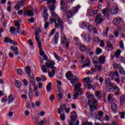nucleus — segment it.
<instances>
[{"label":"nucleus","mask_w":125,"mask_h":125,"mask_svg":"<svg viewBox=\"0 0 125 125\" xmlns=\"http://www.w3.org/2000/svg\"><path fill=\"white\" fill-rule=\"evenodd\" d=\"M16 31V28L14 27H11L10 28V32L11 34H14L15 32Z\"/></svg>","instance_id":"50"},{"label":"nucleus","mask_w":125,"mask_h":125,"mask_svg":"<svg viewBox=\"0 0 125 125\" xmlns=\"http://www.w3.org/2000/svg\"><path fill=\"white\" fill-rule=\"evenodd\" d=\"M84 39L86 42H89L90 41H91V38L90 37V35L89 33L85 34L84 36Z\"/></svg>","instance_id":"24"},{"label":"nucleus","mask_w":125,"mask_h":125,"mask_svg":"<svg viewBox=\"0 0 125 125\" xmlns=\"http://www.w3.org/2000/svg\"><path fill=\"white\" fill-rule=\"evenodd\" d=\"M53 55H54L55 58H56V59H57V60H58V61H61V58L60 57H59V56H58V55H57V54H56V53H54Z\"/></svg>","instance_id":"44"},{"label":"nucleus","mask_w":125,"mask_h":125,"mask_svg":"<svg viewBox=\"0 0 125 125\" xmlns=\"http://www.w3.org/2000/svg\"><path fill=\"white\" fill-rule=\"evenodd\" d=\"M43 60L42 59L40 60V64L41 65V70L43 73H47V67L45 65H42L43 64Z\"/></svg>","instance_id":"10"},{"label":"nucleus","mask_w":125,"mask_h":125,"mask_svg":"<svg viewBox=\"0 0 125 125\" xmlns=\"http://www.w3.org/2000/svg\"><path fill=\"white\" fill-rule=\"evenodd\" d=\"M67 42V39L65 37L62 38V43H65Z\"/></svg>","instance_id":"64"},{"label":"nucleus","mask_w":125,"mask_h":125,"mask_svg":"<svg viewBox=\"0 0 125 125\" xmlns=\"http://www.w3.org/2000/svg\"><path fill=\"white\" fill-rule=\"evenodd\" d=\"M119 77V73H118V71H112L111 72L109 73V74L108 75V77L110 78H111V80H113L115 79V77Z\"/></svg>","instance_id":"13"},{"label":"nucleus","mask_w":125,"mask_h":125,"mask_svg":"<svg viewBox=\"0 0 125 125\" xmlns=\"http://www.w3.org/2000/svg\"><path fill=\"white\" fill-rule=\"evenodd\" d=\"M49 8L51 11L52 18H50V21L55 23V27L56 28H61V35H64V24L61 19L59 18L58 15L55 13V6L53 5L49 6Z\"/></svg>","instance_id":"1"},{"label":"nucleus","mask_w":125,"mask_h":125,"mask_svg":"<svg viewBox=\"0 0 125 125\" xmlns=\"http://www.w3.org/2000/svg\"><path fill=\"white\" fill-rule=\"evenodd\" d=\"M64 6H61V10H62V11H64L66 12L67 11V7H64Z\"/></svg>","instance_id":"60"},{"label":"nucleus","mask_w":125,"mask_h":125,"mask_svg":"<svg viewBox=\"0 0 125 125\" xmlns=\"http://www.w3.org/2000/svg\"><path fill=\"white\" fill-rule=\"evenodd\" d=\"M65 77L66 79H68V80H71L70 82L71 83L74 84L75 83L78 81V79L74 78V75H73V74H72V72L70 71L66 73Z\"/></svg>","instance_id":"7"},{"label":"nucleus","mask_w":125,"mask_h":125,"mask_svg":"<svg viewBox=\"0 0 125 125\" xmlns=\"http://www.w3.org/2000/svg\"><path fill=\"white\" fill-rule=\"evenodd\" d=\"M42 16L44 21H47V19H48V14L47 13V9H46V8L44 9Z\"/></svg>","instance_id":"16"},{"label":"nucleus","mask_w":125,"mask_h":125,"mask_svg":"<svg viewBox=\"0 0 125 125\" xmlns=\"http://www.w3.org/2000/svg\"><path fill=\"white\" fill-rule=\"evenodd\" d=\"M17 4L21 6V7H22V6H24V5H25V2L23 1H18L17 2Z\"/></svg>","instance_id":"45"},{"label":"nucleus","mask_w":125,"mask_h":125,"mask_svg":"<svg viewBox=\"0 0 125 125\" xmlns=\"http://www.w3.org/2000/svg\"><path fill=\"white\" fill-rule=\"evenodd\" d=\"M122 21V20L120 18V17H117L113 21V24L114 25H119L120 23H121V21Z\"/></svg>","instance_id":"22"},{"label":"nucleus","mask_w":125,"mask_h":125,"mask_svg":"<svg viewBox=\"0 0 125 125\" xmlns=\"http://www.w3.org/2000/svg\"><path fill=\"white\" fill-rule=\"evenodd\" d=\"M1 20L3 22V25L4 27H6V20H5V18L3 15L2 16Z\"/></svg>","instance_id":"40"},{"label":"nucleus","mask_w":125,"mask_h":125,"mask_svg":"<svg viewBox=\"0 0 125 125\" xmlns=\"http://www.w3.org/2000/svg\"><path fill=\"white\" fill-rule=\"evenodd\" d=\"M87 14L89 16H92L93 15V12L91 10H88Z\"/></svg>","instance_id":"62"},{"label":"nucleus","mask_w":125,"mask_h":125,"mask_svg":"<svg viewBox=\"0 0 125 125\" xmlns=\"http://www.w3.org/2000/svg\"><path fill=\"white\" fill-rule=\"evenodd\" d=\"M88 30L89 32H92V31H93L94 34H97V33H98L96 28L94 27L93 25H91L88 26Z\"/></svg>","instance_id":"18"},{"label":"nucleus","mask_w":125,"mask_h":125,"mask_svg":"<svg viewBox=\"0 0 125 125\" xmlns=\"http://www.w3.org/2000/svg\"><path fill=\"white\" fill-rule=\"evenodd\" d=\"M110 13L111 14H112V15H114L115 14H117L118 12H119V8L115 6H112L110 8Z\"/></svg>","instance_id":"11"},{"label":"nucleus","mask_w":125,"mask_h":125,"mask_svg":"<svg viewBox=\"0 0 125 125\" xmlns=\"http://www.w3.org/2000/svg\"><path fill=\"white\" fill-rule=\"evenodd\" d=\"M45 65L46 66L47 69H52V72H49V77L50 78H53L55 75V70H56V68L54 67V65H55V62L52 60H49L47 62L45 63Z\"/></svg>","instance_id":"2"},{"label":"nucleus","mask_w":125,"mask_h":125,"mask_svg":"<svg viewBox=\"0 0 125 125\" xmlns=\"http://www.w3.org/2000/svg\"><path fill=\"white\" fill-rule=\"evenodd\" d=\"M107 98L108 101L109 102V103H112V102H114V100L112 97V95L111 94L108 95Z\"/></svg>","instance_id":"39"},{"label":"nucleus","mask_w":125,"mask_h":125,"mask_svg":"<svg viewBox=\"0 0 125 125\" xmlns=\"http://www.w3.org/2000/svg\"><path fill=\"white\" fill-rule=\"evenodd\" d=\"M119 44H120V48H122V49H124L125 47L124 46V42H123V41L120 42H119Z\"/></svg>","instance_id":"61"},{"label":"nucleus","mask_w":125,"mask_h":125,"mask_svg":"<svg viewBox=\"0 0 125 125\" xmlns=\"http://www.w3.org/2000/svg\"><path fill=\"white\" fill-rule=\"evenodd\" d=\"M49 26V22H47V21H46L45 22V24L44 25V28L45 30H47V28H48Z\"/></svg>","instance_id":"57"},{"label":"nucleus","mask_w":125,"mask_h":125,"mask_svg":"<svg viewBox=\"0 0 125 125\" xmlns=\"http://www.w3.org/2000/svg\"><path fill=\"white\" fill-rule=\"evenodd\" d=\"M26 73L28 75V77H30L31 75V74L32 73V71H31V68H30V66H26Z\"/></svg>","instance_id":"28"},{"label":"nucleus","mask_w":125,"mask_h":125,"mask_svg":"<svg viewBox=\"0 0 125 125\" xmlns=\"http://www.w3.org/2000/svg\"><path fill=\"white\" fill-rule=\"evenodd\" d=\"M58 96L60 100H61V99L63 98V93H64V91L62 89H59V90H58Z\"/></svg>","instance_id":"23"},{"label":"nucleus","mask_w":125,"mask_h":125,"mask_svg":"<svg viewBox=\"0 0 125 125\" xmlns=\"http://www.w3.org/2000/svg\"><path fill=\"white\" fill-rule=\"evenodd\" d=\"M105 60H106V59L104 55L101 56L99 59L100 64H104V63H105Z\"/></svg>","instance_id":"25"},{"label":"nucleus","mask_w":125,"mask_h":125,"mask_svg":"<svg viewBox=\"0 0 125 125\" xmlns=\"http://www.w3.org/2000/svg\"><path fill=\"white\" fill-rule=\"evenodd\" d=\"M79 49L82 52H84V51L86 50V47H85L83 45H81L79 47Z\"/></svg>","instance_id":"37"},{"label":"nucleus","mask_w":125,"mask_h":125,"mask_svg":"<svg viewBox=\"0 0 125 125\" xmlns=\"http://www.w3.org/2000/svg\"><path fill=\"white\" fill-rule=\"evenodd\" d=\"M104 20L103 19L101 18V14H98L95 20L96 23H97V24H100L101 23H102L103 22Z\"/></svg>","instance_id":"12"},{"label":"nucleus","mask_w":125,"mask_h":125,"mask_svg":"<svg viewBox=\"0 0 125 125\" xmlns=\"http://www.w3.org/2000/svg\"><path fill=\"white\" fill-rule=\"evenodd\" d=\"M29 98L30 99H32V97L33 96V91L32 90V87L30 86L29 87V92L28 94Z\"/></svg>","instance_id":"36"},{"label":"nucleus","mask_w":125,"mask_h":125,"mask_svg":"<svg viewBox=\"0 0 125 125\" xmlns=\"http://www.w3.org/2000/svg\"><path fill=\"white\" fill-rule=\"evenodd\" d=\"M15 86H17L18 88H20L21 87V82L19 81H17L15 83Z\"/></svg>","instance_id":"35"},{"label":"nucleus","mask_w":125,"mask_h":125,"mask_svg":"<svg viewBox=\"0 0 125 125\" xmlns=\"http://www.w3.org/2000/svg\"><path fill=\"white\" fill-rule=\"evenodd\" d=\"M81 8V6L80 5H77V6L75 7L72 8V10L68 11L66 13V15L67 18H68L70 19V18H71V17H73L78 11H79V10Z\"/></svg>","instance_id":"4"},{"label":"nucleus","mask_w":125,"mask_h":125,"mask_svg":"<svg viewBox=\"0 0 125 125\" xmlns=\"http://www.w3.org/2000/svg\"><path fill=\"white\" fill-rule=\"evenodd\" d=\"M119 101L120 102L121 106H123V105H125V96L122 95L119 98Z\"/></svg>","instance_id":"20"},{"label":"nucleus","mask_w":125,"mask_h":125,"mask_svg":"<svg viewBox=\"0 0 125 125\" xmlns=\"http://www.w3.org/2000/svg\"><path fill=\"white\" fill-rule=\"evenodd\" d=\"M122 53V51L119 49L117 51L116 53L115 54V57H119L121 55V53Z\"/></svg>","instance_id":"47"},{"label":"nucleus","mask_w":125,"mask_h":125,"mask_svg":"<svg viewBox=\"0 0 125 125\" xmlns=\"http://www.w3.org/2000/svg\"><path fill=\"white\" fill-rule=\"evenodd\" d=\"M39 33H42V29L40 28L38 29V31L36 30L35 32V40L37 42L39 47H42V42L40 41V39H39Z\"/></svg>","instance_id":"9"},{"label":"nucleus","mask_w":125,"mask_h":125,"mask_svg":"<svg viewBox=\"0 0 125 125\" xmlns=\"http://www.w3.org/2000/svg\"><path fill=\"white\" fill-rule=\"evenodd\" d=\"M11 40H12L10 37H5L4 40V42H5V43H10L11 42Z\"/></svg>","instance_id":"30"},{"label":"nucleus","mask_w":125,"mask_h":125,"mask_svg":"<svg viewBox=\"0 0 125 125\" xmlns=\"http://www.w3.org/2000/svg\"><path fill=\"white\" fill-rule=\"evenodd\" d=\"M113 67L114 68V69H118L120 67V64L116 63L115 62H114L113 63Z\"/></svg>","instance_id":"53"},{"label":"nucleus","mask_w":125,"mask_h":125,"mask_svg":"<svg viewBox=\"0 0 125 125\" xmlns=\"http://www.w3.org/2000/svg\"><path fill=\"white\" fill-rule=\"evenodd\" d=\"M106 45L108 48H110L111 50H113L114 49V47H113V45L111 43V42L109 41L106 42Z\"/></svg>","instance_id":"29"},{"label":"nucleus","mask_w":125,"mask_h":125,"mask_svg":"<svg viewBox=\"0 0 125 125\" xmlns=\"http://www.w3.org/2000/svg\"><path fill=\"white\" fill-rule=\"evenodd\" d=\"M88 26V23L85 21H84L82 23L81 25H80L81 28L83 29L84 28H86Z\"/></svg>","instance_id":"32"},{"label":"nucleus","mask_w":125,"mask_h":125,"mask_svg":"<svg viewBox=\"0 0 125 125\" xmlns=\"http://www.w3.org/2000/svg\"><path fill=\"white\" fill-rule=\"evenodd\" d=\"M51 85L52 83L51 82H49V83L46 86V90L47 92H49L51 91Z\"/></svg>","instance_id":"31"},{"label":"nucleus","mask_w":125,"mask_h":125,"mask_svg":"<svg viewBox=\"0 0 125 125\" xmlns=\"http://www.w3.org/2000/svg\"><path fill=\"white\" fill-rule=\"evenodd\" d=\"M47 122V120H46V118H44L43 119V120H42V121L39 123V125H43V124H45Z\"/></svg>","instance_id":"41"},{"label":"nucleus","mask_w":125,"mask_h":125,"mask_svg":"<svg viewBox=\"0 0 125 125\" xmlns=\"http://www.w3.org/2000/svg\"><path fill=\"white\" fill-rule=\"evenodd\" d=\"M77 116L75 115H72L71 117V121L75 123V121H76V120H77Z\"/></svg>","instance_id":"59"},{"label":"nucleus","mask_w":125,"mask_h":125,"mask_svg":"<svg viewBox=\"0 0 125 125\" xmlns=\"http://www.w3.org/2000/svg\"><path fill=\"white\" fill-rule=\"evenodd\" d=\"M98 60V58L97 57H95L93 59V63L95 66V68L97 69L98 72H101L102 71V64L99 63L97 62Z\"/></svg>","instance_id":"6"},{"label":"nucleus","mask_w":125,"mask_h":125,"mask_svg":"<svg viewBox=\"0 0 125 125\" xmlns=\"http://www.w3.org/2000/svg\"><path fill=\"white\" fill-rule=\"evenodd\" d=\"M119 71L120 74H122V75H125V72L123 67H120Z\"/></svg>","instance_id":"54"},{"label":"nucleus","mask_w":125,"mask_h":125,"mask_svg":"<svg viewBox=\"0 0 125 125\" xmlns=\"http://www.w3.org/2000/svg\"><path fill=\"white\" fill-rule=\"evenodd\" d=\"M56 31V29L55 28L53 29L51 32L49 33V37H52L53 35L55 33V32Z\"/></svg>","instance_id":"51"},{"label":"nucleus","mask_w":125,"mask_h":125,"mask_svg":"<svg viewBox=\"0 0 125 125\" xmlns=\"http://www.w3.org/2000/svg\"><path fill=\"white\" fill-rule=\"evenodd\" d=\"M24 14L25 15H27L29 17H33L34 16V13L32 10H26L24 12Z\"/></svg>","instance_id":"15"},{"label":"nucleus","mask_w":125,"mask_h":125,"mask_svg":"<svg viewBox=\"0 0 125 125\" xmlns=\"http://www.w3.org/2000/svg\"><path fill=\"white\" fill-rule=\"evenodd\" d=\"M109 27H107L106 31H104L103 33V36L104 37H107V36L108 35V32H109Z\"/></svg>","instance_id":"43"},{"label":"nucleus","mask_w":125,"mask_h":125,"mask_svg":"<svg viewBox=\"0 0 125 125\" xmlns=\"http://www.w3.org/2000/svg\"><path fill=\"white\" fill-rule=\"evenodd\" d=\"M102 92V91H95V95L96 96V97H97V98H98V99H100L99 96H100V94H101Z\"/></svg>","instance_id":"33"},{"label":"nucleus","mask_w":125,"mask_h":125,"mask_svg":"<svg viewBox=\"0 0 125 125\" xmlns=\"http://www.w3.org/2000/svg\"><path fill=\"white\" fill-rule=\"evenodd\" d=\"M83 82H85V87L87 89H91V85L90 83L93 82V78L91 77H86L83 79Z\"/></svg>","instance_id":"5"},{"label":"nucleus","mask_w":125,"mask_h":125,"mask_svg":"<svg viewBox=\"0 0 125 125\" xmlns=\"http://www.w3.org/2000/svg\"><path fill=\"white\" fill-rule=\"evenodd\" d=\"M82 83H78L75 84L74 94L73 95L74 99H77L79 95H82Z\"/></svg>","instance_id":"3"},{"label":"nucleus","mask_w":125,"mask_h":125,"mask_svg":"<svg viewBox=\"0 0 125 125\" xmlns=\"http://www.w3.org/2000/svg\"><path fill=\"white\" fill-rule=\"evenodd\" d=\"M87 98L89 99V101L88 102V105H96L97 104V100H95V99L93 98V95H89L87 96Z\"/></svg>","instance_id":"8"},{"label":"nucleus","mask_w":125,"mask_h":125,"mask_svg":"<svg viewBox=\"0 0 125 125\" xmlns=\"http://www.w3.org/2000/svg\"><path fill=\"white\" fill-rule=\"evenodd\" d=\"M29 78L30 83L31 84H32V85H35L36 81L35 80V78H34V75L29 76Z\"/></svg>","instance_id":"21"},{"label":"nucleus","mask_w":125,"mask_h":125,"mask_svg":"<svg viewBox=\"0 0 125 125\" xmlns=\"http://www.w3.org/2000/svg\"><path fill=\"white\" fill-rule=\"evenodd\" d=\"M105 86H109V84H110V82H111V79L109 78H106V79L104 80Z\"/></svg>","instance_id":"38"},{"label":"nucleus","mask_w":125,"mask_h":125,"mask_svg":"<svg viewBox=\"0 0 125 125\" xmlns=\"http://www.w3.org/2000/svg\"><path fill=\"white\" fill-rule=\"evenodd\" d=\"M109 86L111 88H114L116 91H120V88L114 83L109 82Z\"/></svg>","instance_id":"14"},{"label":"nucleus","mask_w":125,"mask_h":125,"mask_svg":"<svg viewBox=\"0 0 125 125\" xmlns=\"http://www.w3.org/2000/svg\"><path fill=\"white\" fill-rule=\"evenodd\" d=\"M53 41L54 42V44L56 45L58 43V41H59V32H57L55 34V37L53 38Z\"/></svg>","instance_id":"17"},{"label":"nucleus","mask_w":125,"mask_h":125,"mask_svg":"<svg viewBox=\"0 0 125 125\" xmlns=\"http://www.w3.org/2000/svg\"><path fill=\"white\" fill-rule=\"evenodd\" d=\"M102 13L104 15V16H108L109 14V11H108L107 9H104L102 10Z\"/></svg>","instance_id":"34"},{"label":"nucleus","mask_w":125,"mask_h":125,"mask_svg":"<svg viewBox=\"0 0 125 125\" xmlns=\"http://www.w3.org/2000/svg\"><path fill=\"white\" fill-rule=\"evenodd\" d=\"M90 111L91 112H94L95 110H96V106L94 105L90 106Z\"/></svg>","instance_id":"52"},{"label":"nucleus","mask_w":125,"mask_h":125,"mask_svg":"<svg viewBox=\"0 0 125 125\" xmlns=\"http://www.w3.org/2000/svg\"><path fill=\"white\" fill-rule=\"evenodd\" d=\"M97 118L99 121H102V118H103V111H99L97 115Z\"/></svg>","instance_id":"26"},{"label":"nucleus","mask_w":125,"mask_h":125,"mask_svg":"<svg viewBox=\"0 0 125 125\" xmlns=\"http://www.w3.org/2000/svg\"><path fill=\"white\" fill-rule=\"evenodd\" d=\"M111 110L114 112H116L118 110V105L116 104H112L111 105Z\"/></svg>","instance_id":"27"},{"label":"nucleus","mask_w":125,"mask_h":125,"mask_svg":"<svg viewBox=\"0 0 125 125\" xmlns=\"http://www.w3.org/2000/svg\"><path fill=\"white\" fill-rule=\"evenodd\" d=\"M66 117L65 116V114H61L60 115V119L62 121H64V120H65Z\"/></svg>","instance_id":"58"},{"label":"nucleus","mask_w":125,"mask_h":125,"mask_svg":"<svg viewBox=\"0 0 125 125\" xmlns=\"http://www.w3.org/2000/svg\"><path fill=\"white\" fill-rule=\"evenodd\" d=\"M18 74L19 75H23V74H24V72H23V70H22V69L21 68H19L18 70Z\"/></svg>","instance_id":"56"},{"label":"nucleus","mask_w":125,"mask_h":125,"mask_svg":"<svg viewBox=\"0 0 125 125\" xmlns=\"http://www.w3.org/2000/svg\"><path fill=\"white\" fill-rule=\"evenodd\" d=\"M120 114L121 119H125V112H120Z\"/></svg>","instance_id":"55"},{"label":"nucleus","mask_w":125,"mask_h":125,"mask_svg":"<svg viewBox=\"0 0 125 125\" xmlns=\"http://www.w3.org/2000/svg\"><path fill=\"white\" fill-rule=\"evenodd\" d=\"M6 101H7V98L6 97H3L1 100V102L2 103H5Z\"/></svg>","instance_id":"63"},{"label":"nucleus","mask_w":125,"mask_h":125,"mask_svg":"<svg viewBox=\"0 0 125 125\" xmlns=\"http://www.w3.org/2000/svg\"><path fill=\"white\" fill-rule=\"evenodd\" d=\"M14 100H15V97L13 94H11L8 96V104H11V103H12Z\"/></svg>","instance_id":"19"},{"label":"nucleus","mask_w":125,"mask_h":125,"mask_svg":"<svg viewBox=\"0 0 125 125\" xmlns=\"http://www.w3.org/2000/svg\"><path fill=\"white\" fill-rule=\"evenodd\" d=\"M100 53H102V50L99 48H97L96 50V54H97V55H99Z\"/></svg>","instance_id":"48"},{"label":"nucleus","mask_w":125,"mask_h":125,"mask_svg":"<svg viewBox=\"0 0 125 125\" xmlns=\"http://www.w3.org/2000/svg\"><path fill=\"white\" fill-rule=\"evenodd\" d=\"M39 47L40 48V55L42 57L44 56V55H46L45 53H44V52L43 51V50H42V48H41V47Z\"/></svg>","instance_id":"49"},{"label":"nucleus","mask_w":125,"mask_h":125,"mask_svg":"<svg viewBox=\"0 0 125 125\" xmlns=\"http://www.w3.org/2000/svg\"><path fill=\"white\" fill-rule=\"evenodd\" d=\"M85 63H86L83 65V68L84 67H86V66H89V65H90V60H86L85 61Z\"/></svg>","instance_id":"46"},{"label":"nucleus","mask_w":125,"mask_h":125,"mask_svg":"<svg viewBox=\"0 0 125 125\" xmlns=\"http://www.w3.org/2000/svg\"><path fill=\"white\" fill-rule=\"evenodd\" d=\"M51 3L53 4L52 5L54 6V4L56 3V0H48L47 1V4L49 5Z\"/></svg>","instance_id":"42"}]
</instances>
